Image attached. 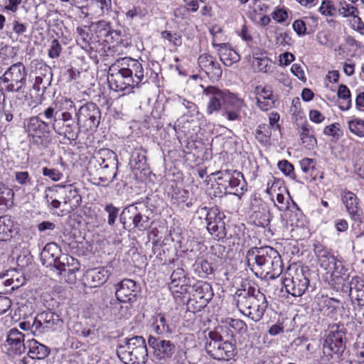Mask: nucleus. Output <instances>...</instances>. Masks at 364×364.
<instances>
[{
	"instance_id": "nucleus-3",
	"label": "nucleus",
	"mask_w": 364,
	"mask_h": 364,
	"mask_svg": "<svg viewBox=\"0 0 364 364\" xmlns=\"http://www.w3.org/2000/svg\"><path fill=\"white\" fill-rule=\"evenodd\" d=\"M46 120L51 122L53 131L70 141H75L80 134L78 122L75 121L73 114L69 112H60L50 106L45 109Z\"/></svg>"
},
{
	"instance_id": "nucleus-26",
	"label": "nucleus",
	"mask_w": 364,
	"mask_h": 364,
	"mask_svg": "<svg viewBox=\"0 0 364 364\" xmlns=\"http://www.w3.org/2000/svg\"><path fill=\"white\" fill-rule=\"evenodd\" d=\"M204 94L208 97L207 113L212 114L213 112H218L223 105L222 90L215 87L209 86L204 90Z\"/></svg>"
},
{
	"instance_id": "nucleus-41",
	"label": "nucleus",
	"mask_w": 364,
	"mask_h": 364,
	"mask_svg": "<svg viewBox=\"0 0 364 364\" xmlns=\"http://www.w3.org/2000/svg\"><path fill=\"white\" fill-rule=\"evenodd\" d=\"M11 220L6 216L0 218V240H6L11 237Z\"/></svg>"
},
{
	"instance_id": "nucleus-61",
	"label": "nucleus",
	"mask_w": 364,
	"mask_h": 364,
	"mask_svg": "<svg viewBox=\"0 0 364 364\" xmlns=\"http://www.w3.org/2000/svg\"><path fill=\"white\" fill-rule=\"evenodd\" d=\"M15 179L21 185L31 184V177L27 171H17L15 173Z\"/></svg>"
},
{
	"instance_id": "nucleus-30",
	"label": "nucleus",
	"mask_w": 364,
	"mask_h": 364,
	"mask_svg": "<svg viewBox=\"0 0 364 364\" xmlns=\"http://www.w3.org/2000/svg\"><path fill=\"white\" fill-rule=\"evenodd\" d=\"M28 355L33 359H44L50 353V348L33 339L28 341Z\"/></svg>"
},
{
	"instance_id": "nucleus-16",
	"label": "nucleus",
	"mask_w": 364,
	"mask_h": 364,
	"mask_svg": "<svg viewBox=\"0 0 364 364\" xmlns=\"http://www.w3.org/2000/svg\"><path fill=\"white\" fill-rule=\"evenodd\" d=\"M61 323L62 321L57 314L50 311H43L36 316L32 328L41 333L55 330Z\"/></svg>"
},
{
	"instance_id": "nucleus-51",
	"label": "nucleus",
	"mask_w": 364,
	"mask_h": 364,
	"mask_svg": "<svg viewBox=\"0 0 364 364\" xmlns=\"http://www.w3.org/2000/svg\"><path fill=\"white\" fill-rule=\"evenodd\" d=\"M43 176L49 177L53 181H58L63 178V173L57 169L44 167L42 169Z\"/></svg>"
},
{
	"instance_id": "nucleus-46",
	"label": "nucleus",
	"mask_w": 364,
	"mask_h": 364,
	"mask_svg": "<svg viewBox=\"0 0 364 364\" xmlns=\"http://www.w3.org/2000/svg\"><path fill=\"white\" fill-rule=\"evenodd\" d=\"M132 348H130V345L127 343V341H124L119 344L118 348L117 349V354L118 358L125 363L126 360H129L128 358L130 356Z\"/></svg>"
},
{
	"instance_id": "nucleus-49",
	"label": "nucleus",
	"mask_w": 364,
	"mask_h": 364,
	"mask_svg": "<svg viewBox=\"0 0 364 364\" xmlns=\"http://www.w3.org/2000/svg\"><path fill=\"white\" fill-rule=\"evenodd\" d=\"M16 111V105L15 103H12L11 101L4 102L2 106V112L5 116V119L8 122L12 121L14 118V113Z\"/></svg>"
},
{
	"instance_id": "nucleus-57",
	"label": "nucleus",
	"mask_w": 364,
	"mask_h": 364,
	"mask_svg": "<svg viewBox=\"0 0 364 364\" xmlns=\"http://www.w3.org/2000/svg\"><path fill=\"white\" fill-rule=\"evenodd\" d=\"M334 11H336V9L330 1H323L319 8V11L325 16H333Z\"/></svg>"
},
{
	"instance_id": "nucleus-45",
	"label": "nucleus",
	"mask_w": 364,
	"mask_h": 364,
	"mask_svg": "<svg viewBox=\"0 0 364 364\" xmlns=\"http://www.w3.org/2000/svg\"><path fill=\"white\" fill-rule=\"evenodd\" d=\"M347 284L348 292L350 296L364 288V280L358 276H355L349 282H347Z\"/></svg>"
},
{
	"instance_id": "nucleus-55",
	"label": "nucleus",
	"mask_w": 364,
	"mask_h": 364,
	"mask_svg": "<svg viewBox=\"0 0 364 364\" xmlns=\"http://www.w3.org/2000/svg\"><path fill=\"white\" fill-rule=\"evenodd\" d=\"M161 35L163 38L172 43L175 46H179L181 44V37L176 33H171L169 31H165L161 32Z\"/></svg>"
},
{
	"instance_id": "nucleus-34",
	"label": "nucleus",
	"mask_w": 364,
	"mask_h": 364,
	"mask_svg": "<svg viewBox=\"0 0 364 364\" xmlns=\"http://www.w3.org/2000/svg\"><path fill=\"white\" fill-rule=\"evenodd\" d=\"M223 105L225 109L232 108L240 111L244 106L242 100L238 98L235 95L228 90H222Z\"/></svg>"
},
{
	"instance_id": "nucleus-24",
	"label": "nucleus",
	"mask_w": 364,
	"mask_h": 364,
	"mask_svg": "<svg viewBox=\"0 0 364 364\" xmlns=\"http://www.w3.org/2000/svg\"><path fill=\"white\" fill-rule=\"evenodd\" d=\"M24 337V334L16 328L9 331L6 339L7 350L9 355H21L24 353L26 350Z\"/></svg>"
},
{
	"instance_id": "nucleus-59",
	"label": "nucleus",
	"mask_w": 364,
	"mask_h": 364,
	"mask_svg": "<svg viewBox=\"0 0 364 364\" xmlns=\"http://www.w3.org/2000/svg\"><path fill=\"white\" fill-rule=\"evenodd\" d=\"M299 166L304 173H309L310 171L314 169L315 161L314 159L304 158L299 161Z\"/></svg>"
},
{
	"instance_id": "nucleus-18",
	"label": "nucleus",
	"mask_w": 364,
	"mask_h": 364,
	"mask_svg": "<svg viewBox=\"0 0 364 364\" xmlns=\"http://www.w3.org/2000/svg\"><path fill=\"white\" fill-rule=\"evenodd\" d=\"M200 69L205 73L210 80H219L223 74L220 63L216 59L208 53L201 54L198 59Z\"/></svg>"
},
{
	"instance_id": "nucleus-33",
	"label": "nucleus",
	"mask_w": 364,
	"mask_h": 364,
	"mask_svg": "<svg viewBox=\"0 0 364 364\" xmlns=\"http://www.w3.org/2000/svg\"><path fill=\"white\" fill-rule=\"evenodd\" d=\"M148 353L149 350L146 343H141L136 349L131 351L129 360H126L125 364H144L146 363Z\"/></svg>"
},
{
	"instance_id": "nucleus-25",
	"label": "nucleus",
	"mask_w": 364,
	"mask_h": 364,
	"mask_svg": "<svg viewBox=\"0 0 364 364\" xmlns=\"http://www.w3.org/2000/svg\"><path fill=\"white\" fill-rule=\"evenodd\" d=\"M314 251L320 267L327 271V273L335 269L338 262L341 261L322 246H316Z\"/></svg>"
},
{
	"instance_id": "nucleus-56",
	"label": "nucleus",
	"mask_w": 364,
	"mask_h": 364,
	"mask_svg": "<svg viewBox=\"0 0 364 364\" xmlns=\"http://www.w3.org/2000/svg\"><path fill=\"white\" fill-rule=\"evenodd\" d=\"M105 210L108 213V224L113 225L118 216L119 209L110 204L106 205Z\"/></svg>"
},
{
	"instance_id": "nucleus-47",
	"label": "nucleus",
	"mask_w": 364,
	"mask_h": 364,
	"mask_svg": "<svg viewBox=\"0 0 364 364\" xmlns=\"http://www.w3.org/2000/svg\"><path fill=\"white\" fill-rule=\"evenodd\" d=\"M161 359L171 358L175 353V346L170 341H161Z\"/></svg>"
},
{
	"instance_id": "nucleus-4",
	"label": "nucleus",
	"mask_w": 364,
	"mask_h": 364,
	"mask_svg": "<svg viewBox=\"0 0 364 364\" xmlns=\"http://www.w3.org/2000/svg\"><path fill=\"white\" fill-rule=\"evenodd\" d=\"M309 274L307 267L289 268L283 279L287 292L294 296H302L309 287Z\"/></svg>"
},
{
	"instance_id": "nucleus-64",
	"label": "nucleus",
	"mask_w": 364,
	"mask_h": 364,
	"mask_svg": "<svg viewBox=\"0 0 364 364\" xmlns=\"http://www.w3.org/2000/svg\"><path fill=\"white\" fill-rule=\"evenodd\" d=\"M350 297L352 301H355L359 306L364 308V288Z\"/></svg>"
},
{
	"instance_id": "nucleus-2",
	"label": "nucleus",
	"mask_w": 364,
	"mask_h": 364,
	"mask_svg": "<svg viewBox=\"0 0 364 364\" xmlns=\"http://www.w3.org/2000/svg\"><path fill=\"white\" fill-rule=\"evenodd\" d=\"M235 301L239 311L255 322L262 318L268 306L265 294L255 287L237 290Z\"/></svg>"
},
{
	"instance_id": "nucleus-21",
	"label": "nucleus",
	"mask_w": 364,
	"mask_h": 364,
	"mask_svg": "<svg viewBox=\"0 0 364 364\" xmlns=\"http://www.w3.org/2000/svg\"><path fill=\"white\" fill-rule=\"evenodd\" d=\"M118 161L115 153L108 149H101L96 151L90 161V168L109 166L117 168Z\"/></svg>"
},
{
	"instance_id": "nucleus-54",
	"label": "nucleus",
	"mask_w": 364,
	"mask_h": 364,
	"mask_svg": "<svg viewBox=\"0 0 364 364\" xmlns=\"http://www.w3.org/2000/svg\"><path fill=\"white\" fill-rule=\"evenodd\" d=\"M339 13L343 15L344 17H348L353 16H356L355 14L358 13V10L356 7L353 6H350L346 2H344L343 5H342L339 9Z\"/></svg>"
},
{
	"instance_id": "nucleus-6",
	"label": "nucleus",
	"mask_w": 364,
	"mask_h": 364,
	"mask_svg": "<svg viewBox=\"0 0 364 364\" xmlns=\"http://www.w3.org/2000/svg\"><path fill=\"white\" fill-rule=\"evenodd\" d=\"M60 247L54 242L48 243L41 253V259L43 265L53 267L60 275L63 272L74 273L73 269H70L69 261L74 258L68 255H62Z\"/></svg>"
},
{
	"instance_id": "nucleus-9",
	"label": "nucleus",
	"mask_w": 364,
	"mask_h": 364,
	"mask_svg": "<svg viewBox=\"0 0 364 364\" xmlns=\"http://www.w3.org/2000/svg\"><path fill=\"white\" fill-rule=\"evenodd\" d=\"M148 210L141 204H132L124 208L119 215V220L124 228L127 223L139 230L150 226L149 217L145 214Z\"/></svg>"
},
{
	"instance_id": "nucleus-29",
	"label": "nucleus",
	"mask_w": 364,
	"mask_h": 364,
	"mask_svg": "<svg viewBox=\"0 0 364 364\" xmlns=\"http://www.w3.org/2000/svg\"><path fill=\"white\" fill-rule=\"evenodd\" d=\"M129 165L136 176L139 175V177L141 178V174L146 176L149 173L146 156L139 151L132 152Z\"/></svg>"
},
{
	"instance_id": "nucleus-19",
	"label": "nucleus",
	"mask_w": 364,
	"mask_h": 364,
	"mask_svg": "<svg viewBox=\"0 0 364 364\" xmlns=\"http://www.w3.org/2000/svg\"><path fill=\"white\" fill-rule=\"evenodd\" d=\"M110 71L123 72L126 74L134 73L136 80L144 77V69L141 64L131 58H122L117 60L109 68Z\"/></svg>"
},
{
	"instance_id": "nucleus-22",
	"label": "nucleus",
	"mask_w": 364,
	"mask_h": 364,
	"mask_svg": "<svg viewBox=\"0 0 364 364\" xmlns=\"http://www.w3.org/2000/svg\"><path fill=\"white\" fill-rule=\"evenodd\" d=\"M193 299L200 303V306H205L213 298V293L211 285L202 281H198L194 284H191L190 291Z\"/></svg>"
},
{
	"instance_id": "nucleus-53",
	"label": "nucleus",
	"mask_w": 364,
	"mask_h": 364,
	"mask_svg": "<svg viewBox=\"0 0 364 364\" xmlns=\"http://www.w3.org/2000/svg\"><path fill=\"white\" fill-rule=\"evenodd\" d=\"M51 77H44L41 76H37L35 80L34 87L36 88L38 91L42 90L43 92H45L46 89L48 85H50Z\"/></svg>"
},
{
	"instance_id": "nucleus-15",
	"label": "nucleus",
	"mask_w": 364,
	"mask_h": 364,
	"mask_svg": "<svg viewBox=\"0 0 364 364\" xmlns=\"http://www.w3.org/2000/svg\"><path fill=\"white\" fill-rule=\"evenodd\" d=\"M170 279L168 289L174 297H180L190 291L191 280L186 277L183 269H173L170 275Z\"/></svg>"
},
{
	"instance_id": "nucleus-32",
	"label": "nucleus",
	"mask_w": 364,
	"mask_h": 364,
	"mask_svg": "<svg viewBox=\"0 0 364 364\" xmlns=\"http://www.w3.org/2000/svg\"><path fill=\"white\" fill-rule=\"evenodd\" d=\"M94 175L98 178V183L107 186L113 181L117 176V168H109V166L95 168Z\"/></svg>"
},
{
	"instance_id": "nucleus-5",
	"label": "nucleus",
	"mask_w": 364,
	"mask_h": 364,
	"mask_svg": "<svg viewBox=\"0 0 364 364\" xmlns=\"http://www.w3.org/2000/svg\"><path fill=\"white\" fill-rule=\"evenodd\" d=\"M205 348L210 356L218 360H229L237 353L235 345L230 341H223L218 331L208 333Z\"/></svg>"
},
{
	"instance_id": "nucleus-42",
	"label": "nucleus",
	"mask_w": 364,
	"mask_h": 364,
	"mask_svg": "<svg viewBox=\"0 0 364 364\" xmlns=\"http://www.w3.org/2000/svg\"><path fill=\"white\" fill-rule=\"evenodd\" d=\"M255 218L257 225L266 228L269 225L272 215L269 210L263 208L262 212L255 213Z\"/></svg>"
},
{
	"instance_id": "nucleus-11",
	"label": "nucleus",
	"mask_w": 364,
	"mask_h": 364,
	"mask_svg": "<svg viewBox=\"0 0 364 364\" xmlns=\"http://www.w3.org/2000/svg\"><path fill=\"white\" fill-rule=\"evenodd\" d=\"M137 293L138 287L134 280L129 279H123L117 286L115 295L118 301L112 304V314L121 318L122 314H119V312H118L119 309H123L121 303L134 302L136 300Z\"/></svg>"
},
{
	"instance_id": "nucleus-37",
	"label": "nucleus",
	"mask_w": 364,
	"mask_h": 364,
	"mask_svg": "<svg viewBox=\"0 0 364 364\" xmlns=\"http://www.w3.org/2000/svg\"><path fill=\"white\" fill-rule=\"evenodd\" d=\"M224 323L225 326H219L217 328L218 331L219 329H220L221 331H226L228 326L231 327L238 333H245L247 329L246 323L240 319L228 318Z\"/></svg>"
},
{
	"instance_id": "nucleus-40",
	"label": "nucleus",
	"mask_w": 364,
	"mask_h": 364,
	"mask_svg": "<svg viewBox=\"0 0 364 364\" xmlns=\"http://www.w3.org/2000/svg\"><path fill=\"white\" fill-rule=\"evenodd\" d=\"M87 277L91 279L94 287H97L107 281L108 275L107 272L103 269H94L87 273Z\"/></svg>"
},
{
	"instance_id": "nucleus-12",
	"label": "nucleus",
	"mask_w": 364,
	"mask_h": 364,
	"mask_svg": "<svg viewBox=\"0 0 364 364\" xmlns=\"http://www.w3.org/2000/svg\"><path fill=\"white\" fill-rule=\"evenodd\" d=\"M45 109L37 116L31 117L28 119L26 131L34 143L38 144L50 135L51 122L46 119Z\"/></svg>"
},
{
	"instance_id": "nucleus-31",
	"label": "nucleus",
	"mask_w": 364,
	"mask_h": 364,
	"mask_svg": "<svg viewBox=\"0 0 364 364\" xmlns=\"http://www.w3.org/2000/svg\"><path fill=\"white\" fill-rule=\"evenodd\" d=\"M341 200L348 213L351 216L357 215L359 208L356 196L351 191H344L341 194Z\"/></svg>"
},
{
	"instance_id": "nucleus-58",
	"label": "nucleus",
	"mask_w": 364,
	"mask_h": 364,
	"mask_svg": "<svg viewBox=\"0 0 364 364\" xmlns=\"http://www.w3.org/2000/svg\"><path fill=\"white\" fill-rule=\"evenodd\" d=\"M61 46L58 40L54 39L51 42L50 48L48 50V55L51 58H56L60 56L61 53Z\"/></svg>"
},
{
	"instance_id": "nucleus-50",
	"label": "nucleus",
	"mask_w": 364,
	"mask_h": 364,
	"mask_svg": "<svg viewBox=\"0 0 364 364\" xmlns=\"http://www.w3.org/2000/svg\"><path fill=\"white\" fill-rule=\"evenodd\" d=\"M257 97H261L262 100H272L274 98L272 90L270 87L257 86L255 88Z\"/></svg>"
},
{
	"instance_id": "nucleus-13",
	"label": "nucleus",
	"mask_w": 364,
	"mask_h": 364,
	"mask_svg": "<svg viewBox=\"0 0 364 364\" xmlns=\"http://www.w3.org/2000/svg\"><path fill=\"white\" fill-rule=\"evenodd\" d=\"M143 78L136 80L134 73H127L118 71H108L107 81L111 89L115 91H126L129 92L137 86Z\"/></svg>"
},
{
	"instance_id": "nucleus-63",
	"label": "nucleus",
	"mask_w": 364,
	"mask_h": 364,
	"mask_svg": "<svg viewBox=\"0 0 364 364\" xmlns=\"http://www.w3.org/2000/svg\"><path fill=\"white\" fill-rule=\"evenodd\" d=\"M272 16L276 21L283 22L287 18L288 14L285 10L278 9L272 14Z\"/></svg>"
},
{
	"instance_id": "nucleus-38",
	"label": "nucleus",
	"mask_w": 364,
	"mask_h": 364,
	"mask_svg": "<svg viewBox=\"0 0 364 364\" xmlns=\"http://www.w3.org/2000/svg\"><path fill=\"white\" fill-rule=\"evenodd\" d=\"M350 132L358 137H364V119L352 117L348 121Z\"/></svg>"
},
{
	"instance_id": "nucleus-20",
	"label": "nucleus",
	"mask_w": 364,
	"mask_h": 364,
	"mask_svg": "<svg viewBox=\"0 0 364 364\" xmlns=\"http://www.w3.org/2000/svg\"><path fill=\"white\" fill-rule=\"evenodd\" d=\"M329 274L331 285L336 291L348 293L347 282L350 277V272L348 269L344 267L342 261L338 262L335 269H333Z\"/></svg>"
},
{
	"instance_id": "nucleus-35",
	"label": "nucleus",
	"mask_w": 364,
	"mask_h": 364,
	"mask_svg": "<svg viewBox=\"0 0 364 364\" xmlns=\"http://www.w3.org/2000/svg\"><path fill=\"white\" fill-rule=\"evenodd\" d=\"M59 198H61L58 190L54 187L46 188L45 191V199L50 210H53L59 208L61 205V202L59 200Z\"/></svg>"
},
{
	"instance_id": "nucleus-28",
	"label": "nucleus",
	"mask_w": 364,
	"mask_h": 364,
	"mask_svg": "<svg viewBox=\"0 0 364 364\" xmlns=\"http://www.w3.org/2000/svg\"><path fill=\"white\" fill-rule=\"evenodd\" d=\"M213 46L219 47L218 55L220 60L225 66L230 67L240 60V55L226 43L215 44Z\"/></svg>"
},
{
	"instance_id": "nucleus-10",
	"label": "nucleus",
	"mask_w": 364,
	"mask_h": 364,
	"mask_svg": "<svg viewBox=\"0 0 364 364\" xmlns=\"http://www.w3.org/2000/svg\"><path fill=\"white\" fill-rule=\"evenodd\" d=\"M27 72L22 63L11 65L1 79L5 85V90L9 92H20L26 83Z\"/></svg>"
},
{
	"instance_id": "nucleus-36",
	"label": "nucleus",
	"mask_w": 364,
	"mask_h": 364,
	"mask_svg": "<svg viewBox=\"0 0 364 364\" xmlns=\"http://www.w3.org/2000/svg\"><path fill=\"white\" fill-rule=\"evenodd\" d=\"M178 322V316L176 312H172L161 317V324L163 326V330L168 334H171L175 331Z\"/></svg>"
},
{
	"instance_id": "nucleus-60",
	"label": "nucleus",
	"mask_w": 364,
	"mask_h": 364,
	"mask_svg": "<svg viewBox=\"0 0 364 364\" xmlns=\"http://www.w3.org/2000/svg\"><path fill=\"white\" fill-rule=\"evenodd\" d=\"M257 105L262 111H267L274 107V98L272 100H262L261 97H257Z\"/></svg>"
},
{
	"instance_id": "nucleus-39",
	"label": "nucleus",
	"mask_w": 364,
	"mask_h": 364,
	"mask_svg": "<svg viewBox=\"0 0 364 364\" xmlns=\"http://www.w3.org/2000/svg\"><path fill=\"white\" fill-rule=\"evenodd\" d=\"M193 267L198 276L203 278L213 274L214 271L212 264L206 259H197Z\"/></svg>"
},
{
	"instance_id": "nucleus-27",
	"label": "nucleus",
	"mask_w": 364,
	"mask_h": 364,
	"mask_svg": "<svg viewBox=\"0 0 364 364\" xmlns=\"http://www.w3.org/2000/svg\"><path fill=\"white\" fill-rule=\"evenodd\" d=\"M282 185V183L281 181L272 177L268 181L266 189V193L272 198H273V195L276 193L278 205H274L277 206L279 210H284L288 208L287 203L285 202L286 198L284 194L281 192L277 193L278 191H280Z\"/></svg>"
},
{
	"instance_id": "nucleus-17",
	"label": "nucleus",
	"mask_w": 364,
	"mask_h": 364,
	"mask_svg": "<svg viewBox=\"0 0 364 364\" xmlns=\"http://www.w3.org/2000/svg\"><path fill=\"white\" fill-rule=\"evenodd\" d=\"M58 192L63 199V206L68 213L76 209L82 201L78 189L73 184L57 185Z\"/></svg>"
},
{
	"instance_id": "nucleus-43",
	"label": "nucleus",
	"mask_w": 364,
	"mask_h": 364,
	"mask_svg": "<svg viewBox=\"0 0 364 364\" xmlns=\"http://www.w3.org/2000/svg\"><path fill=\"white\" fill-rule=\"evenodd\" d=\"M252 66L255 71L262 73H267L271 71L272 60L267 57L255 62H252Z\"/></svg>"
},
{
	"instance_id": "nucleus-14",
	"label": "nucleus",
	"mask_w": 364,
	"mask_h": 364,
	"mask_svg": "<svg viewBox=\"0 0 364 364\" xmlns=\"http://www.w3.org/2000/svg\"><path fill=\"white\" fill-rule=\"evenodd\" d=\"M79 124L82 123L86 129H93L98 127L101 112L99 107L93 102H87L80 107L76 113Z\"/></svg>"
},
{
	"instance_id": "nucleus-48",
	"label": "nucleus",
	"mask_w": 364,
	"mask_h": 364,
	"mask_svg": "<svg viewBox=\"0 0 364 364\" xmlns=\"http://www.w3.org/2000/svg\"><path fill=\"white\" fill-rule=\"evenodd\" d=\"M277 166L286 176L290 177L291 179L296 178V175L294 171V166L288 161L283 160L279 161Z\"/></svg>"
},
{
	"instance_id": "nucleus-8",
	"label": "nucleus",
	"mask_w": 364,
	"mask_h": 364,
	"mask_svg": "<svg viewBox=\"0 0 364 364\" xmlns=\"http://www.w3.org/2000/svg\"><path fill=\"white\" fill-rule=\"evenodd\" d=\"M217 183L224 190L225 193L237 194L243 192L246 186L243 174L233 169L220 170L214 173Z\"/></svg>"
},
{
	"instance_id": "nucleus-62",
	"label": "nucleus",
	"mask_w": 364,
	"mask_h": 364,
	"mask_svg": "<svg viewBox=\"0 0 364 364\" xmlns=\"http://www.w3.org/2000/svg\"><path fill=\"white\" fill-rule=\"evenodd\" d=\"M293 28L299 36H304L306 33V23L303 20L298 19L294 21Z\"/></svg>"
},
{
	"instance_id": "nucleus-52",
	"label": "nucleus",
	"mask_w": 364,
	"mask_h": 364,
	"mask_svg": "<svg viewBox=\"0 0 364 364\" xmlns=\"http://www.w3.org/2000/svg\"><path fill=\"white\" fill-rule=\"evenodd\" d=\"M154 223H152L151 225H154ZM149 241H151L152 245H153V252L154 254L156 253V252L159 250V237H158V230L156 227L151 226V230L150 232L149 233Z\"/></svg>"
},
{
	"instance_id": "nucleus-7",
	"label": "nucleus",
	"mask_w": 364,
	"mask_h": 364,
	"mask_svg": "<svg viewBox=\"0 0 364 364\" xmlns=\"http://www.w3.org/2000/svg\"><path fill=\"white\" fill-rule=\"evenodd\" d=\"M196 214L200 218H205L207 230L215 240H220L225 237V216L218 207L209 209L207 207H200L197 210Z\"/></svg>"
},
{
	"instance_id": "nucleus-23",
	"label": "nucleus",
	"mask_w": 364,
	"mask_h": 364,
	"mask_svg": "<svg viewBox=\"0 0 364 364\" xmlns=\"http://www.w3.org/2000/svg\"><path fill=\"white\" fill-rule=\"evenodd\" d=\"M345 333L341 330L331 331L323 343V348L341 355L346 349Z\"/></svg>"
},
{
	"instance_id": "nucleus-1",
	"label": "nucleus",
	"mask_w": 364,
	"mask_h": 364,
	"mask_svg": "<svg viewBox=\"0 0 364 364\" xmlns=\"http://www.w3.org/2000/svg\"><path fill=\"white\" fill-rule=\"evenodd\" d=\"M248 267L256 275L279 274L282 271V262L279 252L269 246L252 247L246 253Z\"/></svg>"
},
{
	"instance_id": "nucleus-44",
	"label": "nucleus",
	"mask_w": 364,
	"mask_h": 364,
	"mask_svg": "<svg viewBox=\"0 0 364 364\" xmlns=\"http://www.w3.org/2000/svg\"><path fill=\"white\" fill-rule=\"evenodd\" d=\"M302 143L306 144L307 147L313 148L316 144V139L311 132V129L307 126L301 127L300 133Z\"/></svg>"
}]
</instances>
